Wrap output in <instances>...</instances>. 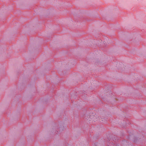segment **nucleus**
<instances>
[{
  "label": "nucleus",
  "mask_w": 146,
  "mask_h": 146,
  "mask_svg": "<svg viewBox=\"0 0 146 146\" xmlns=\"http://www.w3.org/2000/svg\"><path fill=\"white\" fill-rule=\"evenodd\" d=\"M111 137V139L110 138V137H108L107 141L108 142V143H109L110 141H112L115 142V141L117 139L116 136L115 135L113 136V137Z\"/></svg>",
  "instance_id": "obj_2"
},
{
  "label": "nucleus",
  "mask_w": 146,
  "mask_h": 146,
  "mask_svg": "<svg viewBox=\"0 0 146 146\" xmlns=\"http://www.w3.org/2000/svg\"><path fill=\"white\" fill-rule=\"evenodd\" d=\"M76 97V96L75 95H74V96H73V98H74H74L75 99Z\"/></svg>",
  "instance_id": "obj_12"
},
{
  "label": "nucleus",
  "mask_w": 146,
  "mask_h": 146,
  "mask_svg": "<svg viewBox=\"0 0 146 146\" xmlns=\"http://www.w3.org/2000/svg\"><path fill=\"white\" fill-rule=\"evenodd\" d=\"M64 123L62 122V121L58 122V124L57 123H54L52 125V130L51 131V133L57 134H61L62 131L64 129Z\"/></svg>",
  "instance_id": "obj_1"
},
{
  "label": "nucleus",
  "mask_w": 146,
  "mask_h": 146,
  "mask_svg": "<svg viewBox=\"0 0 146 146\" xmlns=\"http://www.w3.org/2000/svg\"><path fill=\"white\" fill-rule=\"evenodd\" d=\"M127 141L125 139H123L122 142L123 143L124 142V143H127V146H133V144L132 143H129V142L128 141L127 142Z\"/></svg>",
  "instance_id": "obj_3"
},
{
  "label": "nucleus",
  "mask_w": 146,
  "mask_h": 146,
  "mask_svg": "<svg viewBox=\"0 0 146 146\" xmlns=\"http://www.w3.org/2000/svg\"><path fill=\"white\" fill-rule=\"evenodd\" d=\"M144 137V136H143V135L142 136V137Z\"/></svg>",
  "instance_id": "obj_13"
},
{
  "label": "nucleus",
  "mask_w": 146,
  "mask_h": 146,
  "mask_svg": "<svg viewBox=\"0 0 146 146\" xmlns=\"http://www.w3.org/2000/svg\"><path fill=\"white\" fill-rule=\"evenodd\" d=\"M111 143H109L108 144V146H110V144ZM113 142H111V145H110V146H113Z\"/></svg>",
  "instance_id": "obj_8"
},
{
  "label": "nucleus",
  "mask_w": 146,
  "mask_h": 146,
  "mask_svg": "<svg viewBox=\"0 0 146 146\" xmlns=\"http://www.w3.org/2000/svg\"><path fill=\"white\" fill-rule=\"evenodd\" d=\"M133 141L135 143L137 141V140L138 139V138H139V137H137L134 136H133Z\"/></svg>",
  "instance_id": "obj_5"
},
{
  "label": "nucleus",
  "mask_w": 146,
  "mask_h": 146,
  "mask_svg": "<svg viewBox=\"0 0 146 146\" xmlns=\"http://www.w3.org/2000/svg\"><path fill=\"white\" fill-rule=\"evenodd\" d=\"M133 136V135H128L127 137V139L128 140H130L131 139V137H132Z\"/></svg>",
  "instance_id": "obj_7"
},
{
  "label": "nucleus",
  "mask_w": 146,
  "mask_h": 146,
  "mask_svg": "<svg viewBox=\"0 0 146 146\" xmlns=\"http://www.w3.org/2000/svg\"><path fill=\"white\" fill-rule=\"evenodd\" d=\"M100 118H101L102 119H103L104 120H102V121H104V120H106L105 118V117H102V118L101 117H100L99 118V119L100 120Z\"/></svg>",
  "instance_id": "obj_9"
},
{
  "label": "nucleus",
  "mask_w": 146,
  "mask_h": 146,
  "mask_svg": "<svg viewBox=\"0 0 146 146\" xmlns=\"http://www.w3.org/2000/svg\"><path fill=\"white\" fill-rule=\"evenodd\" d=\"M99 144V143H98V142H94L92 144L93 146H98Z\"/></svg>",
  "instance_id": "obj_6"
},
{
  "label": "nucleus",
  "mask_w": 146,
  "mask_h": 146,
  "mask_svg": "<svg viewBox=\"0 0 146 146\" xmlns=\"http://www.w3.org/2000/svg\"><path fill=\"white\" fill-rule=\"evenodd\" d=\"M93 138H94V139H95V141H96V139H98V136H97V137H93Z\"/></svg>",
  "instance_id": "obj_10"
},
{
  "label": "nucleus",
  "mask_w": 146,
  "mask_h": 146,
  "mask_svg": "<svg viewBox=\"0 0 146 146\" xmlns=\"http://www.w3.org/2000/svg\"><path fill=\"white\" fill-rule=\"evenodd\" d=\"M125 120V126H127V124L129 125L131 124L130 121L127 119L125 118V120H124V121Z\"/></svg>",
  "instance_id": "obj_4"
},
{
  "label": "nucleus",
  "mask_w": 146,
  "mask_h": 146,
  "mask_svg": "<svg viewBox=\"0 0 146 146\" xmlns=\"http://www.w3.org/2000/svg\"><path fill=\"white\" fill-rule=\"evenodd\" d=\"M70 99H71V101H72V103H73V101H72L73 98H72V96L71 97Z\"/></svg>",
  "instance_id": "obj_11"
}]
</instances>
